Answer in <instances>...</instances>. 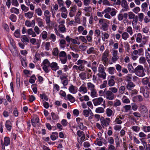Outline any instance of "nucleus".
<instances>
[{
	"mask_svg": "<svg viewBox=\"0 0 150 150\" xmlns=\"http://www.w3.org/2000/svg\"><path fill=\"white\" fill-rule=\"evenodd\" d=\"M134 72L139 77H143L145 75L143 67L141 65H138L134 69Z\"/></svg>",
	"mask_w": 150,
	"mask_h": 150,
	"instance_id": "1",
	"label": "nucleus"
},
{
	"mask_svg": "<svg viewBox=\"0 0 150 150\" xmlns=\"http://www.w3.org/2000/svg\"><path fill=\"white\" fill-rule=\"evenodd\" d=\"M103 102V104L102 105H103L104 108L105 107V101L103 100V98L102 97H99L98 98L94 99L93 100V102L95 106H97L101 104Z\"/></svg>",
	"mask_w": 150,
	"mask_h": 150,
	"instance_id": "2",
	"label": "nucleus"
},
{
	"mask_svg": "<svg viewBox=\"0 0 150 150\" xmlns=\"http://www.w3.org/2000/svg\"><path fill=\"white\" fill-rule=\"evenodd\" d=\"M103 94L104 97L106 98V99L109 100H112L115 98V96L114 94L110 91H104Z\"/></svg>",
	"mask_w": 150,
	"mask_h": 150,
	"instance_id": "3",
	"label": "nucleus"
},
{
	"mask_svg": "<svg viewBox=\"0 0 150 150\" xmlns=\"http://www.w3.org/2000/svg\"><path fill=\"white\" fill-rule=\"evenodd\" d=\"M43 63L44 66L42 67V69L46 73H48L50 71V69H49V68L50 64L47 59L44 60L43 62Z\"/></svg>",
	"mask_w": 150,
	"mask_h": 150,
	"instance_id": "4",
	"label": "nucleus"
},
{
	"mask_svg": "<svg viewBox=\"0 0 150 150\" xmlns=\"http://www.w3.org/2000/svg\"><path fill=\"white\" fill-rule=\"evenodd\" d=\"M112 57V61L115 62L119 59V57L117 56V51L114 50L113 51Z\"/></svg>",
	"mask_w": 150,
	"mask_h": 150,
	"instance_id": "5",
	"label": "nucleus"
},
{
	"mask_svg": "<svg viewBox=\"0 0 150 150\" xmlns=\"http://www.w3.org/2000/svg\"><path fill=\"white\" fill-rule=\"evenodd\" d=\"M53 71H56L59 69V67L58 66L57 64L55 62H53L50 64V66Z\"/></svg>",
	"mask_w": 150,
	"mask_h": 150,
	"instance_id": "6",
	"label": "nucleus"
},
{
	"mask_svg": "<svg viewBox=\"0 0 150 150\" xmlns=\"http://www.w3.org/2000/svg\"><path fill=\"white\" fill-rule=\"evenodd\" d=\"M140 109L141 112L143 114H147L148 113V110L146 107L143 105H141Z\"/></svg>",
	"mask_w": 150,
	"mask_h": 150,
	"instance_id": "7",
	"label": "nucleus"
},
{
	"mask_svg": "<svg viewBox=\"0 0 150 150\" xmlns=\"http://www.w3.org/2000/svg\"><path fill=\"white\" fill-rule=\"evenodd\" d=\"M69 90L71 93L73 94L76 93L77 91V87L72 85H71V86L69 87Z\"/></svg>",
	"mask_w": 150,
	"mask_h": 150,
	"instance_id": "8",
	"label": "nucleus"
},
{
	"mask_svg": "<svg viewBox=\"0 0 150 150\" xmlns=\"http://www.w3.org/2000/svg\"><path fill=\"white\" fill-rule=\"evenodd\" d=\"M135 85L132 82H129L127 83L126 86L128 90H131Z\"/></svg>",
	"mask_w": 150,
	"mask_h": 150,
	"instance_id": "9",
	"label": "nucleus"
},
{
	"mask_svg": "<svg viewBox=\"0 0 150 150\" xmlns=\"http://www.w3.org/2000/svg\"><path fill=\"white\" fill-rule=\"evenodd\" d=\"M143 99L142 96L140 95L134 96L133 98V100L134 102H135L137 100L139 102H142L143 101Z\"/></svg>",
	"mask_w": 150,
	"mask_h": 150,
	"instance_id": "10",
	"label": "nucleus"
},
{
	"mask_svg": "<svg viewBox=\"0 0 150 150\" xmlns=\"http://www.w3.org/2000/svg\"><path fill=\"white\" fill-rule=\"evenodd\" d=\"M28 35H31L33 37H34L36 36V35L35 33L34 32L32 28H29L27 31Z\"/></svg>",
	"mask_w": 150,
	"mask_h": 150,
	"instance_id": "11",
	"label": "nucleus"
},
{
	"mask_svg": "<svg viewBox=\"0 0 150 150\" xmlns=\"http://www.w3.org/2000/svg\"><path fill=\"white\" fill-rule=\"evenodd\" d=\"M101 125L106 126H108L109 125V123L107 122L103 117H101L100 118Z\"/></svg>",
	"mask_w": 150,
	"mask_h": 150,
	"instance_id": "12",
	"label": "nucleus"
},
{
	"mask_svg": "<svg viewBox=\"0 0 150 150\" xmlns=\"http://www.w3.org/2000/svg\"><path fill=\"white\" fill-rule=\"evenodd\" d=\"M108 71L109 74L111 75L113 74L116 71L115 68L113 67H109L108 69Z\"/></svg>",
	"mask_w": 150,
	"mask_h": 150,
	"instance_id": "13",
	"label": "nucleus"
},
{
	"mask_svg": "<svg viewBox=\"0 0 150 150\" xmlns=\"http://www.w3.org/2000/svg\"><path fill=\"white\" fill-rule=\"evenodd\" d=\"M10 11L12 13H13L16 14L19 13V10L15 7L12 8L10 10Z\"/></svg>",
	"mask_w": 150,
	"mask_h": 150,
	"instance_id": "14",
	"label": "nucleus"
},
{
	"mask_svg": "<svg viewBox=\"0 0 150 150\" xmlns=\"http://www.w3.org/2000/svg\"><path fill=\"white\" fill-rule=\"evenodd\" d=\"M52 134L50 136V138L53 141L55 140L58 137V133L56 132H53Z\"/></svg>",
	"mask_w": 150,
	"mask_h": 150,
	"instance_id": "15",
	"label": "nucleus"
},
{
	"mask_svg": "<svg viewBox=\"0 0 150 150\" xmlns=\"http://www.w3.org/2000/svg\"><path fill=\"white\" fill-rule=\"evenodd\" d=\"M37 21L38 22V25L40 27H42L44 26L42 20L40 18H38L37 19Z\"/></svg>",
	"mask_w": 150,
	"mask_h": 150,
	"instance_id": "16",
	"label": "nucleus"
},
{
	"mask_svg": "<svg viewBox=\"0 0 150 150\" xmlns=\"http://www.w3.org/2000/svg\"><path fill=\"white\" fill-rule=\"evenodd\" d=\"M88 89L91 91L95 89V86L91 82L88 83H87Z\"/></svg>",
	"mask_w": 150,
	"mask_h": 150,
	"instance_id": "17",
	"label": "nucleus"
},
{
	"mask_svg": "<svg viewBox=\"0 0 150 150\" xmlns=\"http://www.w3.org/2000/svg\"><path fill=\"white\" fill-rule=\"evenodd\" d=\"M4 144L5 146H7L10 143V138L7 137H5L4 139Z\"/></svg>",
	"mask_w": 150,
	"mask_h": 150,
	"instance_id": "18",
	"label": "nucleus"
},
{
	"mask_svg": "<svg viewBox=\"0 0 150 150\" xmlns=\"http://www.w3.org/2000/svg\"><path fill=\"white\" fill-rule=\"evenodd\" d=\"M67 98L71 103H74L75 101L74 98L71 95L69 94L67 95Z\"/></svg>",
	"mask_w": 150,
	"mask_h": 150,
	"instance_id": "19",
	"label": "nucleus"
},
{
	"mask_svg": "<svg viewBox=\"0 0 150 150\" xmlns=\"http://www.w3.org/2000/svg\"><path fill=\"white\" fill-rule=\"evenodd\" d=\"M79 92H83L84 93H85L87 92V89L86 87L81 86L79 89Z\"/></svg>",
	"mask_w": 150,
	"mask_h": 150,
	"instance_id": "20",
	"label": "nucleus"
},
{
	"mask_svg": "<svg viewBox=\"0 0 150 150\" xmlns=\"http://www.w3.org/2000/svg\"><path fill=\"white\" fill-rule=\"evenodd\" d=\"M52 54L54 56H58L59 54V50L57 47L54 48L53 49Z\"/></svg>",
	"mask_w": 150,
	"mask_h": 150,
	"instance_id": "21",
	"label": "nucleus"
},
{
	"mask_svg": "<svg viewBox=\"0 0 150 150\" xmlns=\"http://www.w3.org/2000/svg\"><path fill=\"white\" fill-rule=\"evenodd\" d=\"M21 40L23 42H28L29 40L28 38L25 35H23L21 38Z\"/></svg>",
	"mask_w": 150,
	"mask_h": 150,
	"instance_id": "22",
	"label": "nucleus"
},
{
	"mask_svg": "<svg viewBox=\"0 0 150 150\" xmlns=\"http://www.w3.org/2000/svg\"><path fill=\"white\" fill-rule=\"evenodd\" d=\"M59 28L62 33H64L66 32V28L65 26L63 25H60L59 26Z\"/></svg>",
	"mask_w": 150,
	"mask_h": 150,
	"instance_id": "23",
	"label": "nucleus"
},
{
	"mask_svg": "<svg viewBox=\"0 0 150 150\" xmlns=\"http://www.w3.org/2000/svg\"><path fill=\"white\" fill-rule=\"evenodd\" d=\"M91 91V96L92 98L97 97V91L96 89Z\"/></svg>",
	"mask_w": 150,
	"mask_h": 150,
	"instance_id": "24",
	"label": "nucleus"
},
{
	"mask_svg": "<svg viewBox=\"0 0 150 150\" xmlns=\"http://www.w3.org/2000/svg\"><path fill=\"white\" fill-rule=\"evenodd\" d=\"M122 100L123 103H130V101L129 98L125 96H124L122 98Z\"/></svg>",
	"mask_w": 150,
	"mask_h": 150,
	"instance_id": "25",
	"label": "nucleus"
},
{
	"mask_svg": "<svg viewBox=\"0 0 150 150\" xmlns=\"http://www.w3.org/2000/svg\"><path fill=\"white\" fill-rule=\"evenodd\" d=\"M24 14L26 17L30 19L33 16V13L29 11L27 13H25Z\"/></svg>",
	"mask_w": 150,
	"mask_h": 150,
	"instance_id": "26",
	"label": "nucleus"
},
{
	"mask_svg": "<svg viewBox=\"0 0 150 150\" xmlns=\"http://www.w3.org/2000/svg\"><path fill=\"white\" fill-rule=\"evenodd\" d=\"M112 113L113 111L112 110L109 108H108L106 109V114L108 116L110 117L112 115Z\"/></svg>",
	"mask_w": 150,
	"mask_h": 150,
	"instance_id": "27",
	"label": "nucleus"
},
{
	"mask_svg": "<svg viewBox=\"0 0 150 150\" xmlns=\"http://www.w3.org/2000/svg\"><path fill=\"white\" fill-rule=\"evenodd\" d=\"M125 89V86H121L119 88V94H123L124 93V91Z\"/></svg>",
	"mask_w": 150,
	"mask_h": 150,
	"instance_id": "28",
	"label": "nucleus"
},
{
	"mask_svg": "<svg viewBox=\"0 0 150 150\" xmlns=\"http://www.w3.org/2000/svg\"><path fill=\"white\" fill-rule=\"evenodd\" d=\"M143 131L145 132H150V126H143L142 127Z\"/></svg>",
	"mask_w": 150,
	"mask_h": 150,
	"instance_id": "29",
	"label": "nucleus"
},
{
	"mask_svg": "<svg viewBox=\"0 0 150 150\" xmlns=\"http://www.w3.org/2000/svg\"><path fill=\"white\" fill-rule=\"evenodd\" d=\"M95 111L97 113H102L104 112V109L103 108L98 107L96 109Z\"/></svg>",
	"mask_w": 150,
	"mask_h": 150,
	"instance_id": "30",
	"label": "nucleus"
},
{
	"mask_svg": "<svg viewBox=\"0 0 150 150\" xmlns=\"http://www.w3.org/2000/svg\"><path fill=\"white\" fill-rule=\"evenodd\" d=\"M132 77V75L131 74H128L125 77V80L128 82H131V79Z\"/></svg>",
	"mask_w": 150,
	"mask_h": 150,
	"instance_id": "31",
	"label": "nucleus"
},
{
	"mask_svg": "<svg viewBox=\"0 0 150 150\" xmlns=\"http://www.w3.org/2000/svg\"><path fill=\"white\" fill-rule=\"evenodd\" d=\"M115 84V82L113 79H110L108 81V85L110 86H113Z\"/></svg>",
	"mask_w": 150,
	"mask_h": 150,
	"instance_id": "32",
	"label": "nucleus"
},
{
	"mask_svg": "<svg viewBox=\"0 0 150 150\" xmlns=\"http://www.w3.org/2000/svg\"><path fill=\"white\" fill-rule=\"evenodd\" d=\"M35 12L39 16H41L42 14V12L40 8H36L35 10Z\"/></svg>",
	"mask_w": 150,
	"mask_h": 150,
	"instance_id": "33",
	"label": "nucleus"
},
{
	"mask_svg": "<svg viewBox=\"0 0 150 150\" xmlns=\"http://www.w3.org/2000/svg\"><path fill=\"white\" fill-rule=\"evenodd\" d=\"M66 43V42L64 40H61L60 41V47L62 48H64L65 47V45Z\"/></svg>",
	"mask_w": 150,
	"mask_h": 150,
	"instance_id": "34",
	"label": "nucleus"
},
{
	"mask_svg": "<svg viewBox=\"0 0 150 150\" xmlns=\"http://www.w3.org/2000/svg\"><path fill=\"white\" fill-rule=\"evenodd\" d=\"M146 91L144 93L143 96L145 98H148L149 97V91L147 87L146 86Z\"/></svg>",
	"mask_w": 150,
	"mask_h": 150,
	"instance_id": "35",
	"label": "nucleus"
},
{
	"mask_svg": "<svg viewBox=\"0 0 150 150\" xmlns=\"http://www.w3.org/2000/svg\"><path fill=\"white\" fill-rule=\"evenodd\" d=\"M79 76L81 79L83 80L85 79L86 78V74L84 72H82L79 74Z\"/></svg>",
	"mask_w": 150,
	"mask_h": 150,
	"instance_id": "36",
	"label": "nucleus"
},
{
	"mask_svg": "<svg viewBox=\"0 0 150 150\" xmlns=\"http://www.w3.org/2000/svg\"><path fill=\"white\" fill-rule=\"evenodd\" d=\"M129 35L127 32H124L122 34V38L125 40H126L129 38Z\"/></svg>",
	"mask_w": 150,
	"mask_h": 150,
	"instance_id": "37",
	"label": "nucleus"
},
{
	"mask_svg": "<svg viewBox=\"0 0 150 150\" xmlns=\"http://www.w3.org/2000/svg\"><path fill=\"white\" fill-rule=\"evenodd\" d=\"M142 35L141 33H139L137 35L136 41L138 42H140L142 41Z\"/></svg>",
	"mask_w": 150,
	"mask_h": 150,
	"instance_id": "38",
	"label": "nucleus"
},
{
	"mask_svg": "<svg viewBox=\"0 0 150 150\" xmlns=\"http://www.w3.org/2000/svg\"><path fill=\"white\" fill-rule=\"evenodd\" d=\"M10 19L13 22H15L16 20V16L14 14H12L9 17Z\"/></svg>",
	"mask_w": 150,
	"mask_h": 150,
	"instance_id": "39",
	"label": "nucleus"
},
{
	"mask_svg": "<svg viewBox=\"0 0 150 150\" xmlns=\"http://www.w3.org/2000/svg\"><path fill=\"white\" fill-rule=\"evenodd\" d=\"M139 62L140 64H144L146 62L145 58L143 57H141L139 59Z\"/></svg>",
	"mask_w": 150,
	"mask_h": 150,
	"instance_id": "40",
	"label": "nucleus"
},
{
	"mask_svg": "<svg viewBox=\"0 0 150 150\" xmlns=\"http://www.w3.org/2000/svg\"><path fill=\"white\" fill-rule=\"evenodd\" d=\"M97 75L99 77L105 79L106 78V74L105 73H98Z\"/></svg>",
	"mask_w": 150,
	"mask_h": 150,
	"instance_id": "41",
	"label": "nucleus"
},
{
	"mask_svg": "<svg viewBox=\"0 0 150 150\" xmlns=\"http://www.w3.org/2000/svg\"><path fill=\"white\" fill-rule=\"evenodd\" d=\"M45 21L47 25L50 26L51 22L50 16H45Z\"/></svg>",
	"mask_w": 150,
	"mask_h": 150,
	"instance_id": "42",
	"label": "nucleus"
},
{
	"mask_svg": "<svg viewBox=\"0 0 150 150\" xmlns=\"http://www.w3.org/2000/svg\"><path fill=\"white\" fill-rule=\"evenodd\" d=\"M20 31L19 29L16 30L14 33V36L17 38H19L20 37Z\"/></svg>",
	"mask_w": 150,
	"mask_h": 150,
	"instance_id": "43",
	"label": "nucleus"
},
{
	"mask_svg": "<svg viewBox=\"0 0 150 150\" xmlns=\"http://www.w3.org/2000/svg\"><path fill=\"white\" fill-rule=\"evenodd\" d=\"M59 56L60 58L67 57L66 53L64 51L60 52L59 53Z\"/></svg>",
	"mask_w": 150,
	"mask_h": 150,
	"instance_id": "44",
	"label": "nucleus"
},
{
	"mask_svg": "<svg viewBox=\"0 0 150 150\" xmlns=\"http://www.w3.org/2000/svg\"><path fill=\"white\" fill-rule=\"evenodd\" d=\"M42 35V38L43 40L46 39L47 37V32L44 31H43L42 33L41 34Z\"/></svg>",
	"mask_w": 150,
	"mask_h": 150,
	"instance_id": "45",
	"label": "nucleus"
},
{
	"mask_svg": "<svg viewBox=\"0 0 150 150\" xmlns=\"http://www.w3.org/2000/svg\"><path fill=\"white\" fill-rule=\"evenodd\" d=\"M112 92L113 93H116L117 91V89L115 87H111L109 88V90Z\"/></svg>",
	"mask_w": 150,
	"mask_h": 150,
	"instance_id": "46",
	"label": "nucleus"
},
{
	"mask_svg": "<svg viewBox=\"0 0 150 150\" xmlns=\"http://www.w3.org/2000/svg\"><path fill=\"white\" fill-rule=\"evenodd\" d=\"M21 8L22 10L24 12H27L29 10L28 7L26 6L24 4H22L21 5Z\"/></svg>",
	"mask_w": 150,
	"mask_h": 150,
	"instance_id": "47",
	"label": "nucleus"
},
{
	"mask_svg": "<svg viewBox=\"0 0 150 150\" xmlns=\"http://www.w3.org/2000/svg\"><path fill=\"white\" fill-rule=\"evenodd\" d=\"M148 5L145 2L143 3L142 5V10L143 11H144L146 9Z\"/></svg>",
	"mask_w": 150,
	"mask_h": 150,
	"instance_id": "48",
	"label": "nucleus"
},
{
	"mask_svg": "<svg viewBox=\"0 0 150 150\" xmlns=\"http://www.w3.org/2000/svg\"><path fill=\"white\" fill-rule=\"evenodd\" d=\"M128 17L129 19H133L135 17V14L132 12H130L128 13Z\"/></svg>",
	"mask_w": 150,
	"mask_h": 150,
	"instance_id": "49",
	"label": "nucleus"
},
{
	"mask_svg": "<svg viewBox=\"0 0 150 150\" xmlns=\"http://www.w3.org/2000/svg\"><path fill=\"white\" fill-rule=\"evenodd\" d=\"M121 5L122 7L128 6L126 0H122Z\"/></svg>",
	"mask_w": 150,
	"mask_h": 150,
	"instance_id": "50",
	"label": "nucleus"
},
{
	"mask_svg": "<svg viewBox=\"0 0 150 150\" xmlns=\"http://www.w3.org/2000/svg\"><path fill=\"white\" fill-rule=\"evenodd\" d=\"M127 67L129 71L134 72V69L132 65L131 64H129L127 65Z\"/></svg>",
	"mask_w": 150,
	"mask_h": 150,
	"instance_id": "51",
	"label": "nucleus"
},
{
	"mask_svg": "<svg viewBox=\"0 0 150 150\" xmlns=\"http://www.w3.org/2000/svg\"><path fill=\"white\" fill-rule=\"evenodd\" d=\"M138 17L139 19V21L140 22H142L143 20L144 14L143 13H140L138 14Z\"/></svg>",
	"mask_w": 150,
	"mask_h": 150,
	"instance_id": "52",
	"label": "nucleus"
},
{
	"mask_svg": "<svg viewBox=\"0 0 150 150\" xmlns=\"http://www.w3.org/2000/svg\"><path fill=\"white\" fill-rule=\"evenodd\" d=\"M51 115L52 119L54 120H57L58 118V115L54 112H52L51 113Z\"/></svg>",
	"mask_w": 150,
	"mask_h": 150,
	"instance_id": "53",
	"label": "nucleus"
},
{
	"mask_svg": "<svg viewBox=\"0 0 150 150\" xmlns=\"http://www.w3.org/2000/svg\"><path fill=\"white\" fill-rule=\"evenodd\" d=\"M102 25L103 28V30L106 31L108 30V25L107 23H103V24Z\"/></svg>",
	"mask_w": 150,
	"mask_h": 150,
	"instance_id": "54",
	"label": "nucleus"
},
{
	"mask_svg": "<svg viewBox=\"0 0 150 150\" xmlns=\"http://www.w3.org/2000/svg\"><path fill=\"white\" fill-rule=\"evenodd\" d=\"M45 49L46 50L48 51L50 49V43L49 42H47L45 45Z\"/></svg>",
	"mask_w": 150,
	"mask_h": 150,
	"instance_id": "55",
	"label": "nucleus"
},
{
	"mask_svg": "<svg viewBox=\"0 0 150 150\" xmlns=\"http://www.w3.org/2000/svg\"><path fill=\"white\" fill-rule=\"evenodd\" d=\"M132 130L136 132H137L140 130V127L138 126H134L132 127Z\"/></svg>",
	"mask_w": 150,
	"mask_h": 150,
	"instance_id": "56",
	"label": "nucleus"
},
{
	"mask_svg": "<svg viewBox=\"0 0 150 150\" xmlns=\"http://www.w3.org/2000/svg\"><path fill=\"white\" fill-rule=\"evenodd\" d=\"M149 79L147 78H144L142 79V82L144 85H146L149 83Z\"/></svg>",
	"mask_w": 150,
	"mask_h": 150,
	"instance_id": "57",
	"label": "nucleus"
},
{
	"mask_svg": "<svg viewBox=\"0 0 150 150\" xmlns=\"http://www.w3.org/2000/svg\"><path fill=\"white\" fill-rule=\"evenodd\" d=\"M83 114L86 117H88L89 116L90 111L87 110H83Z\"/></svg>",
	"mask_w": 150,
	"mask_h": 150,
	"instance_id": "58",
	"label": "nucleus"
},
{
	"mask_svg": "<svg viewBox=\"0 0 150 150\" xmlns=\"http://www.w3.org/2000/svg\"><path fill=\"white\" fill-rule=\"evenodd\" d=\"M140 11V8L139 7H136L132 9V11L136 14H137Z\"/></svg>",
	"mask_w": 150,
	"mask_h": 150,
	"instance_id": "59",
	"label": "nucleus"
},
{
	"mask_svg": "<svg viewBox=\"0 0 150 150\" xmlns=\"http://www.w3.org/2000/svg\"><path fill=\"white\" fill-rule=\"evenodd\" d=\"M121 103L120 100H116V102L113 104V106L116 107L117 106H120L121 105Z\"/></svg>",
	"mask_w": 150,
	"mask_h": 150,
	"instance_id": "60",
	"label": "nucleus"
},
{
	"mask_svg": "<svg viewBox=\"0 0 150 150\" xmlns=\"http://www.w3.org/2000/svg\"><path fill=\"white\" fill-rule=\"evenodd\" d=\"M123 107L125 109V112H127L128 111L130 110L131 108V106L130 105H126Z\"/></svg>",
	"mask_w": 150,
	"mask_h": 150,
	"instance_id": "61",
	"label": "nucleus"
},
{
	"mask_svg": "<svg viewBox=\"0 0 150 150\" xmlns=\"http://www.w3.org/2000/svg\"><path fill=\"white\" fill-rule=\"evenodd\" d=\"M107 81H103L102 84L100 86V88H105L107 85Z\"/></svg>",
	"mask_w": 150,
	"mask_h": 150,
	"instance_id": "62",
	"label": "nucleus"
},
{
	"mask_svg": "<svg viewBox=\"0 0 150 150\" xmlns=\"http://www.w3.org/2000/svg\"><path fill=\"white\" fill-rule=\"evenodd\" d=\"M146 57L148 62L150 65V56L148 52H146Z\"/></svg>",
	"mask_w": 150,
	"mask_h": 150,
	"instance_id": "63",
	"label": "nucleus"
},
{
	"mask_svg": "<svg viewBox=\"0 0 150 150\" xmlns=\"http://www.w3.org/2000/svg\"><path fill=\"white\" fill-rule=\"evenodd\" d=\"M132 109L136 111L138 108L137 105L135 103L131 104Z\"/></svg>",
	"mask_w": 150,
	"mask_h": 150,
	"instance_id": "64",
	"label": "nucleus"
}]
</instances>
